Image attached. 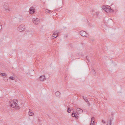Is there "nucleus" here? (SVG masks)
Returning a JSON list of instances; mask_svg holds the SVG:
<instances>
[{"label":"nucleus","mask_w":125,"mask_h":125,"mask_svg":"<svg viewBox=\"0 0 125 125\" xmlns=\"http://www.w3.org/2000/svg\"><path fill=\"white\" fill-rule=\"evenodd\" d=\"M17 103L18 101L16 99H14L13 101H9V104L12 107L19 109H20V108L17 104Z\"/></svg>","instance_id":"f257e3e1"},{"label":"nucleus","mask_w":125,"mask_h":125,"mask_svg":"<svg viewBox=\"0 0 125 125\" xmlns=\"http://www.w3.org/2000/svg\"><path fill=\"white\" fill-rule=\"evenodd\" d=\"M83 112V110L80 108H78L77 109L76 112H74L72 114V116L73 117H75L77 119H78V115L82 113Z\"/></svg>","instance_id":"f03ea898"},{"label":"nucleus","mask_w":125,"mask_h":125,"mask_svg":"<svg viewBox=\"0 0 125 125\" xmlns=\"http://www.w3.org/2000/svg\"><path fill=\"white\" fill-rule=\"evenodd\" d=\"M102 8L105 11L107 12H109L110 9H111V7L107 5L106 6H103L102 7Z\"/></svg>","instance_id":"7ed1b4c3"},{"label":"nucleus","mask_w":125,"mask_h":125,"mask_svg":"<svg viewBox=\"0 0 125 125\" xmlns=\"http://www.w3.org/2000/svg\"><path fill=\"white\" fill-rule=\"evenodd\" d=\"M25 26L24 24L20 25L17 28V30L20 31L24 30Z\"/></svg>","instance_id":"20e7f679"},{"label":"nucleus","mask_w":125,"mask_h":125,"mask_svg":"<svg viewBox=\"0 0 125 125\" xmlns=\"http://www.w3.org/2000/svg\"><path fill=\"white\" fill-rule=\"evenodd\" d=\"M39 20V19L38 18H35L32 19V21L36 25H37L40 22Z\"/></svg>","instance_id":"39448f33"},{"label":"nucleus","mask_w":125,"mask_h":125,"mask_svg":"<svg viewBox=\"0 0 125 125\" xmlns=\"http://www.w3.org/2000/svg\"><path fill=\"white\" fill-rule=\"evenodd\" d=\"M29 11V13L31 14L34 13L35 12V9L32 7H30Z\"/></svg>","instance_id":"423d86ee"},{"label":"nucleus","mask_w":125,"mask_h":125,"mask_svg":"<svg viewBox=\"0 0 125 125\" xmlns=\"http://www.w3.org/2000/svg\"><path fill=\"white\" fill-rule=\"evenodd\" d=\"M80 35L83 37H86V34L87 33H86L85 31H82L80 32Z\"/></svg>","instance_id":"0eeeda50"},{"label":"nucleus","mask_w":125,"mask_h":125,"mask_svg":"<svg viewBox=\"0 0 125 125\" xmlns=\"http://www.w3.org/2000/svg\"><path fill=\"white\" fill-rule=\"evenodd\" d=\"M39 79L41 81H43L45 80L46 79L44 75L41 76L39 77Z\"/></svg>","instance_id":"6e6552de"},{"label":"nucleus","mask_w":125,"mask_h":125,"mask_svg":"<svg viewBox=\"0 0 125 125\" xmlns=\"http://www.w3.org/2000/svg\"><path fill=\"white\" fill-rule=\"evenodd\" d=\"M94 117H92L90 125H94Z\"/></svg>","instance_id":"1a4fd4ad"},{"label":"nucleus","mask_w":125,"mask_h":125,"mask_svg":"<svg viewBox=\"0 0 125 125\" xmlns=\"http://www.w3.org/2000/svg\"><path fill=\"white\" fill-rule=\"evenodd\" d=\"M55 95L56 96L58 97H60L61 96V93L59 91H57L55 93Z\"/></svg>","instance_id":"9d476101"},{"label":"nucleus","mask_w":125,"mask_h":125,"mask_svg":"<svg viewBox=\"0 0 125 125\" xmlns=\"http://www.w3.org/2000/svg\"><path fill=\"white\" fill-rule=\"evenodd\" d=\"M29 111L28 113L29 115L30 116H32L33 115L34 113L30 109H29Z\"/></svg>","instance_id":"9b49d317"},{"label":"nucleus","mask_w":125,"mask_h":125,"mask_svg":"<svg viewBox=\"0 0 125 125\" xmlns=\"http://www.w3.org/2000/svg\"><path fill=\"white\" fill-rule=\"evenodd\" d=\"M4 7L5 10L7 12H8L10 11L11 10V9H9L8 8H6L4 6Z\"/></svg>","instance_id":"f8f14e48"},{"label":"nucleus","mask_w":125,"mask_h":125,"mask_svg":"<svg viewBox=\"0 0 125 125\" xmlns=\"http://www.w3.org/2000/svg\"><path fill=\"white\" fill-rule=\"evenodd\" d=\"M59 34V32L57 31H54L53 33V34L56 35H57L58 36V35Z\"/></svg>","instance_id":"ddd939ff"},{"label":"nucleus","mask_w":125,"mask_h":125,"mask_svg":"<svg viewBox=\"0 0 125 125\" xmlns=\"http://www.w3.org/2000/svg\"><path fill=\"white\" fill-rule=\"evenodd\" d=\"M112 124V120L110 119L109 121H108L107 122V125H111Z\"/></svg>","instance_id":"4468645a"},{"label":"nucleus","mask_w":125,"mask_h":125,"mask_svg":"<svg viewBox=\"0 0 125 125\" xmlns=\"http://www.w3.org/2000/svg\"><path fill=\"white\" fill-rule=\"evenodd\" d=\"M92 72L94 76L96 75V73L94 69H92Z\"/></svg>","instance_id":"2eb2a0df"},{"label":"nucleus","mask_w":125,"mask_h":125,"mask_svg":"<svg viewBox=\"0 0 125 125\" xmlns=\"http://www.w3.org/2000/svg\"><path fill=\"white\" fill-rule=\"evenodd\" d=\"M0 75L3 76H7L6 74L5 73H1Z\"/></svg>","instance_id":"dca6fc26"},{"label":"nucleus","mask_w":125,"mask_h":125,"mask_svg":"<svg viewBox=\"0 0 125 125\" xmlns=\"http://www.w3.org/2000/svg\"><path fill=\"white\" fill-rule=\"evenodd\" d=\"M18 19L19 20V21H21L23 20V17L22 16H21V17H19Z\"/></svg>","instance_id":"f3484780"},{"label":"nucleus","mask_w":125,"mask_h":125,"mask_svg":"<svg viewBox=\"0 0 125 125\" xmlns=\"http://www.w3.org/2000/svg\"><path fill=\"white\" fill-rule=\"evenodd\" d=\"M83 99H84L85 101L87 103L88 102V99L86 98L85 97H84L83 96Z\"/></svg>","instance_id":"a211bd4d"},{"label":"nucleus","mask_w":125,"mask_h":125,"mask_svg":"<svg viewBox=\"0 0 125 125\" xmlns=\"http://www.w3.org/2000/svg\"><path fill=\"white\" fill-rule=\"evenodd\" d=\"M50 11V10H48L47 9H46L45 10V11L46 12V13H50L49 12Z\"/></svg>","instance_id":"6ab92c4d"},{"label":"nucleus","mask_w":125,"mask_h":125,"mask_svg":"<svg viewBox=\"0 0 125 125\" xmlns=\"http://www.w3.org/2000/svg\"><path fill=\"white\" fill-rule=\"evenodd\" d=\"M9 78L12 80H13L14 79V78L13 76H10L9 77Z\"/></svg>","instance_id":"aec40b11"},{"label":"nucleus","mask_w":125,"mask_h":125,"mask_svg":"<svg viewBox=\"0 0 125 125\" xmlns=\"http://www.w3.org/2000/svg\"><path fill=\"white\" fill-rule=\"evenodd\" d=\"M67 111L68 113H70L71 110L70 107L68 108Z\"/></svg>","instance_id":"412c9836"},{"label":"nucleus","mask_w":125,"mask_h":125,"mask_svg":"<svg viewBox=\"0 0 125 125\" xmlns=\"http://www.w3.org/2000/svg\"><path fill=\"white\" fill-rule=\"evenodd\" d=\"M57 36H57V35H56L54 34V35L53 34H52V37H53L52 39H54V38L56 37Z\"/></svg>","instance_id":"4be33fe9"},{"label":"nucleus","mask_w":125,"mask_h":125,"mask_svg":"<svg viewBox=\"0 0 125 125\" xmlns=\"http://www.w3.org/2000/svg\"><path fill=\"white\" fill-rule=\"evenodd\" d=\"M2 28V25H1V23L0 22V31L1 30Z\"/></svg>","instance_id":"5701e85b"},{"label":"nucleus","mask_w":125,"mask_h":125,"mask_svg":"<svg viewBox=\"0 0 125 125\" xmlns=\"http://www.w3.org/2000/svg\"><path fill=\"white\" fill-rule=\"evenodd\" d=\"M109 12H114V10L112 9H111H111H110V10H109Z\"/></svg>","instance_id":"b1692460"},{"label":"nucleus","mask_w":125,"mask_h":125,"mask_svg":"<svg viewBox=\"0 0 125 125\" xmlns=\"http://www.w3.org/2000/svg\"><path fill=\"white\" fill-rule=\"evenodd\" d=\"M99 12H96L95 13V14L97 15H98L99 14Z\"/></svg>","instance_id":"393cba45"},{"label":"nucleus","mask_w":125,"mask_h":125,"mask_svg":"<svg viewBox=\"0 0 125 125\" xmlns=\"http://www.w3.org/2000/svg\"><path fill=\"white\" fill-rule=\"evenodd\" d=\"M102 123H105V122L103 120H102Z\"/></svg>","instance_id":"a878e982"},{"label":"nucleus","mask_w":125,"mask_h":125,"mask_svg":"<svg viewBox=\"0 0 125 125\" xmlns=\"http://www.w3.org/2000/svg\"><path fill=\"white\" fill-rule=\"evenodd\" d=\"M86 59L88 61H89V60L88 59V58H87V56H86Z\"/></svg>","instance_id":"bb28decb"},{"label":"nucleus","mask_w":125,"mask_h":125,"mask_svg":"<svg viewBox=\"0 0 125 125\" xmlns=\"http://www.w3.org/2000/svg\"><path fill=\"white\" fill-rule=\"evenodd\" d=\"M87 104L89 105H90V104L89 103V102H87Z\"/></svg>","instance_id":"cd10ccee"}]
</instances>
